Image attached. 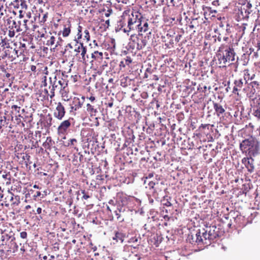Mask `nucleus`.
I'll return each instance as SVG.
<instances>
[{
	"mask_svg": "<svg viewBox=\"0 0 260 260\" xmlns=\"http://www.w3.org/2000/svg\"><path fill=\"white\" fill-rule=\"evenodd\" d=\"M127 21L126 28L123 29L124 32H129L131 30H137L142 24L143 15L139 11L132 10L124 12Z\"/></svg>",
	"mask_w": 260,
	"mask_h": 260,
	"instance_id": "f257e3e1",
	"label": "nucleus"
},
{
	"mask_svg": "<svg viewBox=\"0 0 260 260\" xmlns=\"http://www.w3.org/2000/svg\"><path fill=\"white\" fill-rule=\"evenodd\" d=\"M236 53L232 45H221L217 51V57L219 64L225 67L228 62L235 60Z\"/></svg>",
	"mask_w": 260,
	"mask_h": 260,
	"instance_id": "f03ea898",
	"label": "nucleus"
},
{
	"mask_svg": "<svg viewBox=\"0 0 260 260\" xmlns=\"http://www.w3.org/2000/svg\"><path fill=\"white\" fill-rule=\"evenodd\" d=\"M130 39L133 43V48L140 50L147 45L148 37L144 36L142 34L139 32L138 35H132Z\"/></svg>",
	"mask_w": 260,
	"mask_h": 260,
	"instance_id": "7ed1b4c3",
	"label": "nucleus"
},
{
	"mask_svg": "<svg viewBox=\"0 0 260 260\" xmlns=\"http://www.w3.org/2000/svg\"><path fill=\"white\" fill-rule=\"evenodd\" d=\"M220 228L215 225H211L209 228L208 231V238L209 240H214L220 236Z\"/></svg>",
	"mask_w": 260,
	"mask_h": 260,
	"instance_id": "20e7f679",
	"label": "nucleus"
},
{
	"mask_svg": "<svg viewBox=\"0 0 260 260\" xmlns=\"http://www.w3.org/2000/svg\"><path fill=\"white\" fill-rule=\"evenodd\" d=\"M71 120L72 119L70 118L61 122L57 128V132L59 135H64L67 133L68 129L71 126Z\"/></svg>",
	"mask_w": 260,
	"mask_h": 260,
	"instance_id": "39448f33",
	"label": "nucleus"
},
{
	"mask_svg": "<svg viewBox=\"0 0 260 260\" xmlns=\"http://www.w3.org/2000/svg\"><path fill=\"white\" fill-rule=\"evenodd\" d=\"M188 240L191 244L197 243L199 244L203 243V239L202 238L201 230H198L195 235L192 234L188 235Z\"/></svg>",
	"mask_w": 260,
	"mask_h": 260,
	"instance_id": "423d86ee",
	"label": "nucleus"
},
{
	"mask_svg": "<svg viewBox=\"0 0 260 260\" xmlns=\"http://www.w3.org/2000/svg\"><path fill=\"white\" fill-rule=\"evenodd\" d=\"M251 106L253 108L254 115L260 118V98L253 99Z\"/></svg>",
	"mask_w": 260,
	"mask_h": 260,
	"instance_id": "0eeeda50",
	"label": "nucleus"
},
{
	"mask_svg": "<svg viewBox=\"0 0 260 260\" xmlns=\"http://www.w3.org/2000/svg\"><path fill=\"white\" fill-rule=\"evenodd\" d=\"M66 113L64 107L61 103L57 104V107L54 112V116L59 120H61Z\"/></svg>",
	"mask_w": 260,
	"mask_h": 260,
	"instance_id": "6e6552de",
	"label": "nucleus"
},
{
	"mask_svg": "<svg viewBox=\"0 0 260 260\" xmlns=\"http://www.w3.org/2000/svg\"><path fill=\"white\" fill-rule=\"evenodd\" d=\"M1 240L2 241V245L7 244L8 241H10V242H13L15 241L14 234L12 232H10L9 234L2 232Z\"/></svg>",
	"mask_w": 260,
	"mask_h": 260,
	"instance_id": "1a4fd4ad",
	"label": "nucleus"
},
{
	"mask_svg": "<svg viewBox=\"0 0 260 260\" xmlns=\"http://www.w3.org/2000/svg\"><path fill=\"white\" fill-rule=\"evenodd\" d=\"M260 153L259 144L257 141L253 142L252 145L248 148V154L250 157L255 156Z\"/></svg>",
	"mask_w": 260,
	"mask_h": 260,
	"instance_id": "9d476101",
	"label": "nucleus"
},
{
	"mask_svg": "<svg viewBox=\"0 0 260 260\" xmlns=\"http://www.w3.org/2000/svg\"><path fill=\"white\" fill-rule=\"evenodd\" d=\"M242 162L245 165L249 172L252 173L254 171V160L251 158V157H250V158L244 157L242 159Z\"/></svg>",
	"mask_w": 260,
	"mask_h": 260,
	"instance_id": "9b49d317",
	"label": "nucleus"
},
{
	"mask_svg": "<svg viewBox=\"0 0 260 260\" xmlns=\"http://www.w3.org/2000/svg\"><path fill=\"white\" fill-rule=\"evenodd\" d=\"M213 108L218 117L223 116L225 110L224 108L220 104L213 102Z\"/></svg>",
	"mask_w": 260,
	"mask_h": 260,
	"instance_id": "f8f14e48",
	"label": "nucleus"
},
{
	"mask_svg": "<svg viewBox=\"0 0 260 260\" xmlns=\"http://www.w3.org/2000/svg\"><path fill=\"white\" fill-rule=\"evenodd\" d=\"M81 45V55L82 56V60L81 61H82L83 63H86L87 62H93V60H90L89 57L88 55L86 54L87 50L86 47L83 46V43H80Z\"/></svg>",
	"mask_w": 260,
	"mask_h": 260,
	"instance_id": "ddd939ff",
	"label": "nucleus"
},
{
	"mask_svg": "<svg viewBox=\"0 0 260 260\" xmlns=\"http://www.w3.org/2000/svg\"><path fill=\"white\" fill-rule=\"evenodd\" d=\"M255 140L253 139H245L243 140L240 145V149L242 151H246L248 150V148L251 146L252 145L253 142H254Z\"/></svg>",
	"mask_w": 260,
	"mask_h": 260,
	"instance_id": "4468645a",
	"label": "nucleus"
},
{
	"mask_svg": "<svg viewBox=\"0 0 260 260\" xmlns=\"http://www.w3.org/2000/svg\"><path fill=\"white\" fill-rule=\"evenodd\" d=\"M125 17L124 13L123 12L122 15L121 16L120 19L117 22L116 30H122L123 31V29L126 28L127 21H125Z\"/></svg>",
	"mask_w": 260,
	"mask_h": 260,
	"instance_id": "2eb2a0df",
	"label": "nucleus"
},
{
	"mask_svg": "<svg viewBox=\"0 0 260 260\" xmlns=\"http://www.w3.org/2000/svg\"><path fill=\"white\" fill-rule=\"evenodd\" d=\"M52 116L50 114H48L44 117L43 121L42 122V123L45 129H48L50 128L52 125Z\"/></svg>",
	"mask_w": 260,
	"mask_h": 260,
	"instance_id": "dca6fc26",
	"label": "nucleus"
},
{
	"mask_svg": "<svg viewBox=\"0 0 260 260\" xmlns=\"http://www.w3.org/2000/svg\"><path fill=\"white\" fill-rule=\"evenodd\" d=\"M85 98L84 96H82V99L83 100V101H81L79 99H74L73 101V104L74 105V107H72V109L75 108V110H77L79 108H81L83 104V100H84Z\"/></svg>",
	"mask_w": 260,
	"mask_h": 260,
	"instance_id": "f3484780",
	"label": "nucleus"
},
{
	"mask_svg": "<svg viewBox=\"0 0 260 260\" xmlns=\"http://www.w3.org/2000/svg\"><path fill=\"white\" fill-rule=\"evenodd\" d=\"M252 7V5L249 3H248L246 6H244L243 8L241 9V13L243 14L244 11L245 13V16H247V15L249 14L252 10H251Z\"/></svg>",
	"mask_w": 260,
	"mask_h": 260,
	"instance_id": "a211bd4d",
	"label": "nucleus"
},
{
	"mask_svg": "<svg viewBox=\"0 0 260 260\" xmlns=\"http://www.w3.org/2000/svg\"><path fill=\"white\" fill-rule=\"evenodd\" d=\"M125 238V235L120 232H116L115 236L113 238L114 240H115L117 242H120L122 243Z\"/></svg>",
	"mask_w": 260,
	"mask_h": 260,
	"instance_id": "6ab92c4d",
	"label": "nucleus"
},
{
	"mask_svg": "<svg viewBox=\"0 0 260 260\" xmlns=\"http://www.w3.org/2000/svg\"><path fill=\"white\" fill-rule=\"evenodd\" d=\"M91 58L93 61L94 60H101L103 58V53L95 51L91 54Z\"/></svg>",
	"mask_w": 260,
	"mask_h": 260,
	"instance_id": "aec40b11",
	"label": "nucleus"
},
{
	"mask_svg": "<svg viewBox=\"0 0 260 260\" xmlns=\"http://www.w3.org/2000/svg\"><path fill=\"white\" fill-rule=\"evenodd\" d=\"M12 28H15L17 32L22 31V28L21 27V23L20 21L16 22L15 20H12Z\"/></svg>",
	"mask_w": 260,
	"mask_h": 260,
	"instance_id": "412c9836",
	"label": "nucleus"
},
{
	"mask_svg": "<svg viewBox=\"0 0 260 260\" xmlns=\"http://www.w3.org/2000/svg\"><path fill=\"white\" fill-rule=\"evenodd\" d=\"M131 62L132 59L131 57H126V59H124L120 62L119 67L120 68V69H121L122 68H124L126 65H129V64L131 63Z\"/></svg>",
	"mask_w": 260,
	"mask_h": 260,
	"instance_id": "4be33fe9",
	"label": "nucleus"
},
{
	"mask_svg": "<svg viewBox=\"0 0 260 260\" xmlns=\"http://www.w3.org/2000/svg\"><path fill=\"white\" fill-rule=\"evenodd\" d=\"M143 22V25L142 24L141 25H140V27H139V28H138V29H137L140 33L142 32H146V31L148 30V23L146 21H142V23Z\"/></svg>",
	"mask_w": 260,
	"mask_h": 260,
	"instance_id": "5701e85b",
	"label": "nucleus"
},
{
	"mask_svg": "<svg viewBox=\"0 0 260 260\" xmlns=\"http://www.w3.org/2000/svg\"><path fill=\"white\" fill-rule=\"evenodd\" d=\"M68 23H69V24H68V26H67V25L64 26V28H63V29L62 31V36L64 37H68L71 32L70 22L69 21H68Z\"/></svg>",
	"mask_w": 260,
	"mask_h": 260,
	"instance_id": "b1692460",
	"label": "nucleus"
},
{
	"mask_svg": "<svg viewBox=\"0 0 260 260\" xmlns=\"http://www.w3.org/2000/svg\"><path fill=\"white\" fill-rule=\"evenodd\" d=\"M250 85L251 86L252 89L251 92L254 93L256 91V89L259 88V84L257 81H252L250 83Z\"/></svg>",
	"mask_w": 260,
	"mask_h": 260,
	"instance_id": "393cba45",
	"label": "nucleus"
},
{
	"mask_svg": "<svg viewBox=\"0 0 260 260\" xmlns=\"http://www.w3.org/2000/svg\"><path fill=\"white\" fill-rule=\"evenodd\" d=\"M82 27L79 25L78 26V32L77 35V38H75V41H76V44H75V46H77V44H79V40L81 39L82 38V34H81V32H82Z\"/></svg>",
	"mask_w": 260,
	"mask_h": 260,
	"instance_id": "a878e982",
	"label": "nucleus"
},
{
	"mask_svg": "<svg viewBox=\"0 0 260 260\" xmlns=\"http://www.w3.org/2000/svg\"><path fill=\"white\" fill-rule=\"evenodd\" d=\"M87 107V111L88 112H90V113H95L97 112V110L96 109L94 108V106L93 105H92L89 103L87 104L86 105Z\"/></svg>",
	"mask_w": 260,
	"mask_h": 260,
	"instance_id": "bb28decb",
	"label": "nucleus"
},
{
	"mask_svg": "<svg viewBox=\"0 0 260 260\" xmlns=\"http://www.w3.org/2000/svg\"><path fill=\"white\" fill-rule=\"evenodd\" d=\"M104 104L106 106V108H112L114 105V99L111 98L109 100L107 99Z\"/></svg>",
	"mask_w": 260,
	"mask_h": 260,
	"instance_id": "cd10ccee",
	"label": "nucleus"
},
{
	"mask_svg": "<svg viewBox=\"0 0 260 260\" xmlns=\"http://www.w3.org/2000/svg\"><path fill=\"white\" fill-rule=\"evenodd\" d=\"M235 86L239 88H241L243 86V82L242 79L239 80H236L234 81Z\"/></svg>",
	"mask_w": 260,
	"mask_h": 260,
	"instance_id": "c85d7f7f",
	"label": "nucleus"
},
{
	"mask_svg": "<svg viewBox=\"0 0 260 260\" xmlns=\"http://www.w3.org/2000/svg\"><path fill=\"white\" fill-rule=\"evenodd\" d=\"M30 156L28 154H24L22 156V159L25 161L26 165L27 166L28 164H30L31 162L30 161Z\"/></svg>",
	"mask_w": 260,
	"mask_h": 260,
	"instance_id": "c756f323",
	"label": "nucleus"
},
{
	"mask_svg": "<svg viewBox=\"0 0 260 260\" xmlns=\"http://www.w3.org/2000/svg\"><path fill=\"white\" fill-rule=\"evenodd\" d=\"M203 10L204 11V13H207V12H209L210 13H216L217 11L215 10H212L210 7H203Z\"/></svg>",
	"mask_w": 260,
	"mask_h": 260,
	"instance_id": "7c9ffc66",
	"label": "nucleus"
},
{
	"mask_svg": "<svg viewBox=\"0 0 260 260\" xmlns=\"http://www.w3.org/2000/svg\"><path fill=\"white\" fill-rule=\"evenodd\" d=\"M55 38L54 36H51L50 39L47 41L46 45L48 46H52L55 44Z\"/></svg>",
	"mask_w": 260,
	"mask_h": 260,
	"instance_id": "2f4dec72",
	"label": "nucleus"
},
{
	"mask_svg": "<svg viewBox=\"0 0 260 260\" xmlns=\"http://www.w3.org/2000/svg\"><path fill=\"white\" fill-rule=\"evenodd\" d=\"M116 211H118V213L122 214L125 211V208L123 206L119 205L117 206V210Z\"/></svg>",
	"mask_w": 260,
	"mask_h": 260,
	"instance_id": "473e14b6",
	"label": "nucleus"
},
{
	"mask_svg": "<svg viewBox=\"0 0 260 260\" xmlns=\"http://www.w3.org/2000/svg\"><path fill=\"white\" fill-rule=\"evenodd\" d=\"M66 139V137L64 136L62 138L63 140H61L60 141V144H62V145H63L65 147H69V146H70V140L67 141H65L64 140H65Z\"/></svg>",
	"mask_w": 260,
	"mask_h": 260,
	"instance_id": "72a5a7b5",
	"label": "nucleus"
},
{
	"mask_svg": "<svg viewBox=\"0 0 260 260\" xmlns=\"http://www.w3.org/2000/svg\"><path fill=\"white\" fill-rule=\"evenodd\" d=\"M50 142H51V138L50 137H48L47 138L46 142L43 144V146L45 148L49 149L50 147L49 145Z\"/></svg>",
	"mask_w": 260,
	"mask_h": 260,
	"instance_id": "f704fd0d",
	"label": "nucleus"
},
{
	"mask_svg": "<svg viewBox=\"0 0 260 260\" xmlns=\"http://www.w3.org/2000/svg\"><path fill=\"white\" fill-rule=\"evenodd\" d=\"M115 215L117 216V219L119 222H123L124 220V218L122 217L121 214L118 213V211H115Z\"/></svg>",
	"mask_w": 260,
	"mask_h": 260,
	"instance_id": "c9c22d12",
	"label": "nucleus"
},
{
	"mask_svg": "<svg viewBox=\"0 0 260 260\" xmlns=\"http://www.w3.org/2000/svg\"><path fill=\"white\" fill-rule=\"evenodd\" d=\"M141 238L139 237H134L129 239L128 242L132 243H137L139 240H140Z\"/></svg>",
	"mask_w": 260,
	"mask_h": 260,
	"instance_id": "e433bc0d",
	"label": "nucleus"
},
{
	"mask_svg": "<svg viewBox=\"0 0 260 260\" xmlns=\"http://www.w3.org/2000/svg\"><path fill=\"white\" fill-rule=\"evenodd\" d=\"M162 202V204L164 206H167V207H170L172 206V204L169 201V199H165V198L163 199V200L161 201Z\"/></svg>",
	"mask_w": 260,
	"mask_h": 260,
	"instance_id": "4c0bfd02",
	"label": "nucleus"
},
{
	"mask_svg": "<svg viewBox=\"0 0 260 260\" xmlns=\"http://www.w3.org/2000/svg\"><path fill=\"white\" fill-rule=\"evenodd\" d=\"M208 230H206L201 233L202 238L203 239V241L209 240V238H208Z\"/></svg>",
	"mask_w": 260,
	"mask_h": 260,
	"instance_id": "58836bf2",
	"label": "nucleus"
},
{
	"mask_svg": "<svg viewBox=\"0 0 260 260\" xmlns=\"http://www.w3.org/2000/svg\"><path fill=\"white\" fill-rule=\"evenodd\" d=\"M84 38L87 40V41H89L90 40V35L89 31L87 29H85L84 31Z\"/></svg>",
	"mask_w": 260,
	"mask_h": 260,
	"instance_id": "ea45409f",
	"label": "nucleus"
},
{
	"mask_svg": "<svg viewBox=\"0 0 260 260\" xmlns=\"http://www.w3.org/2000/svg\"><path fill=\"white\" fill-rule=\"evenodd\" d=\"M80 43H79V45L78 44H77V46H75V49L74 50V51L75 52H77L76 54V56H77V55L78 54V53L81 51V45H80Z\"/></svg>",
	"mask_w": 260,
	"mask_h": 260,
	"instance_id": "a19ab883",
	"label": "nucleus"
},
{
	"mask_svg": "<svg viewBox=\"0 0 260 260\" xmlns=\"http://www.w3.org/2000/svg\"><path fill=\"white\" fill-rule=\"evenodd\" d=\"M11 245H10V248H12L13 249H16L17 250L18 248V245H17L15 241L13 242H10Z\"/></svg>",
	"mask_w": 260,
	"mask_h": 260,
	"instance_id": "79ce46f5",
	"label": "nucleus"
},
{
	"mask_svg": "<svg viewBox=\"0 0 260 260\" xmlns=\"http://www.w3.org/2000/svg\"><path fill=\"white\" fill-rule=\"evenodd\" d=\"M52 249L54 251H58L59 249V244L57 242H55L53 244Z\"/></svg>",
	"mask_w": 260,
	"mask_h": 260,
	"instance_id": "37998d69",
	"label": "nucleus"
},
{
	"mask_svg": "<svg viewBox=\"0 0 260 260\" xmlns=\"http://www.w3.org/2000/svg\"><path fill=\"white\" fill-rule=\"evenodd\" d=\"M57 84H59L61 86V88H64L66 85H67V83H64V81L59 80L57 82Z\"/></svg>",
	"mask_w": 260,
	"mask_h": 260,
	"instance_id": "c03bdc74",
	"label": "nucleus"
},
{
	"mask_svg": "<svg viewBox=\"0 0 260 260\" xmlns=\"http://www.w3.org/2000/svg\"><path fill=\"white\" fill-rule=\"evenodd\" d=\"M141 97L143 99H146L148 98V94L147 92L143 91L141 93Z\"/></svg>",
	"mask_w": 260,
	"mask_h": 260,
	"instance_id": "a18cd8bd",
	"label": "nucleus"
},
{
	"mask_svg": "<svg viewBox=\"0 0 260 260\" xmlns=\"http://www.w3.org/2000/svg\"><path fill=\"white\" fill-rule=\"evenodd\" d=\"M77 141L76 139H70V146H74L77 143Z\"/></svg>",
	"mask_w": 260,
	"mask_h": 260,
	"instance_id": "49530a36",
	"label": "nucleus"
},
{
	"mask_svg": "<svg viewBox=\"0 0 260 260\" xmlns=\"http://www.w3.org/2000/svg\"><path fill=\"white\" fill-rule=\"evenodd\" d=\"M20 237L23 239H25L27 237V233L26 232H22L20 234Z\"/></svg>",
	"mask_w": 260,
	"mask_h": 260,
	"instance_id": "de8ad7c7",
	"label": "nucleus"
},
{
	"mask_svg": "<svg viewBox=\"0 0 260 260\" xmlns=\"http://www.w3.org/2000/svg\"><path fill=\"white\" fill-rule=\"evenodd\" d=\"M54 79V81H53L52 86L54 88H56L58 86V84L56 81V76H55Z\"/></svg>",
	"mask_w": 260,
	"mask_h": 260,
	"instance_id": "09e8293b",
	"label": "nucleus"
},
{
	"mask_svg": "<svg viewBox=\"0 0 260 260\" xmlns=\"http://www.w3.org/2000/svg\"><path fill=\"white\" fill-rule=\"evenodd\" d=\"M41 195V192L37 191L33 196L34 199L36 200L37 198L40 197Z\"/></svg>",
	"mask_w": 260,
	"mask_h": 260,
	"instance_id": "8fccbe9b",
	"label": "nucleus"
},
{
	"mask_svg": "<svg viewBox=\"0 0 260 260\" xmlns=\"http://www.w3.org/2000/svg\"><path fill=\"white\" fill-rule=\"evenodd\" d=\"M181 0H170V3L172 4V6L174 7Z\"/></svg>",
	"mask_w": 260,
	"mask_h": 260,
	"instance_id": "3c124183",
	"label": "nucleus"
},
{
	"mask_svg": "<svg viewBox=\"0 0 260 260\" xmlns=\"http://www.w3.org/2000/svg\"><path fill=\"white\" fill-rule=\"evenodd\" d=\"M155 183L153 181H150L148 183V185L150 188H153L155 185Z\"/></svg>",
	"mask_w": 260,
	"mask_h": 260,
	"instance_id": "603ef678",
	"label": "nucleus"
},
{
	"mask_svg": "<svg viewBox=\"0 0 260 260\" xmlns=\"http://www.w3.org/2000/svg\"><path fill=\"white\" fill-rule=\"evenodd\" d=\"M12 109H14L16 111H17L18 112H19V110L20 109V107L17 106V105H13L12 106Z\"/></svg>",
	"mask_w": 260,
	"mask_h": 260,
	"instance_id": "864d4df0",
	"label": "nucleus"
},
{
	"mask_svg": "<svg viewBox=\"0 0 260 260\" xmlns=\"http://www.w3.org/2000/svg\"><path fill=\"white\" fill-rule=\"evenodd\" d=\"M153 100H154V101H152L151 103L153 104L155 103L156 104V108L158 109L160 106L159 103L158 102V101L155 100L154 99H153Z\"/></svg>",
	"mask_w": 260,
	"mask_h": 260,
	"instance_id": "5fc2aeb1",
	"label": "nucleus"
},
{
	"mask_svg": "<svg viewBox=\"0 0 260 260\" xmlns=\"http://www.w3.org/2000/svg\"><path fill=\"white\" fill-rule=\"evenodd\" d=\"M55 88H54L52 86L51 88L50 89V91L52 94L50 95V98H52L54 96V90Z\"/></svg>",
	"mask_w": 260,
	"mask_h": 260,
	"instance_id": "6e6d98bb",
	"label": "nucleus"
},
{
	"mask_svg": "<svg viewBox=\"0 0 260 260\" xmlns=\"http://www.w3.org/2000/svg\"><path fill=\"white\" fill-rule=\"evenodd\" d=\"M10 174H6L5 175L4 174L3 175L2 177L3 178H5L6 179H8V180L10 181Z\"/></svg>",
	"mask_w": 260,
	"mask_h": 260,
	"instance_id": "4d7b16f0",
	"label": "nucleus"
},
{
	"mask_svg": "<svg viewBox=\"0 0 260 260\" xmlns=\"http://www.w3.org/2000/svg\"><path fill=\"white\" fill-rule=\"evenodd\" d=\"M6 77L7 78H9V79H10V77H11V80L12 81L13 80V79H14V77H13L12 76V75L10 74V73H6Z\"/></svg>",
	"mask_w": 260,
	"mask_h": 260,
	"instance_id": "13d9d810",
	"label": "nucleus"
},
{
	"mask_svg": "<svg viewBox=\"0 0 260 260\" xmlns=\"http://www.w3.org/2000/svg\"><path fill=\"white\" fill-rule=\"evenodd\" d=\"M154 176V174L153 173H149L146 176V179H150L153 177Z\"/></svg>",
	"mask_w": 260,
	"mask_h": 260,
	"instance_id": "bf43d9fd",
	"label": "nucleus"
},
{
	"mask_svg": "<svg viewBox=\"0 0 260 260\" xmlns=\"http://www.w3.org/2000/svg\"><path fill=\"white\" fill-rule=\"evenodd\" d=\"M212 5L215 6H218L219 5V0H215L212 3Z\"/></svg>",
	"mask_w": 260,
	"mask_h": 260,
	"instance_id": "052dcab7",
	"label": "nucleus"
},
{
	"mask_svg": "<svg viewBox=\"0 0 260 260\" xmlns=\"http://www.w3.org/2000/svg\"><path fill=\"white\" fill-rule=\"evenodd\" d=\"M0 71L6 73V69L4 66H0Z\"/></svg>",
	"mask_w": 260,
	"mask_h": 260,
	"instance_id": "680f3d73",
	"label": "nucleus"
},
{
	"mask_svg": "<svg viewBox=\"0 0 260 260\" xmlns=\"http://www.w3.org/2000/svg\"><path fill=\"white\" fill-rule=\"evenodd\" d=\"M6 45V42L4 40H2L0 42V45L2 47H4Z\"/></svg>",
	"mask_w": 260,
	"mask_h": 260,
	"instance_id": "e2e57ef3",
	"label": "nucleus"
},
{
	"mask_svg": "<svg viewBox=\"0 0 260 260\" xmlns=\"http://www.w3.org/2000/svg\"><path fill=\"white\" fill-rule=\"evenodd\" d=\"M58 39L59 41L57 42L56 44L55 45V47H57L58 46H61L60 42H61L62 40L60 38H59Z\"/></svg>",
	"mask_w": 260,
	"mask_h": 260,
	"instance_id": "0e129e2a",
	"label": "nucleus"
},
{
	"mask_svg": "<svg viewBox=\"0 0 260 260\" xmlns=\"http://www.w3.org/2000/svg\"><path fill=\"white\" fill-rule=\"evenodd\" d=\"M240 90V89H238V87H237L236 86H235L233 88V92L235 94L236 93V92L238 90Z\"/></svg>",
	"mask_w": 260,
	"mask_h": 260,
	"instance_id": "69168bd1",
	"label": "nucleus"
},
{
	"mask_svg": "<svg viewBox=\"0 0 260 260\" xmlns=\"http://www.w3.org/2000/svg\"><path fill=\"white\" fill-rule=\"evenodd\" d=\"M89 198H90V196L87 194H84L82 197V199H84L85 200H87Z\"/></svg>",
	"mask_w": 260,
	"mask_h": 260,
	"instance_id": "338daca9",
	"label": "nucleus"
},
{
	"mask_svg": "<svg viewBox=\"0 0 260 260\" xmlns=\"http://www.w3.org/2000/svg\"><path fill=\"white\" fill-rule=\"evenodd\" d=\"M88 99L91 101V102L93 103L95 100V98L93 96H90Z\"/></svg>",
	"mask_w": 260,
	"mask_h": 260,
	"instance_id": "774afa93",
	"label": "nucleus"
}]
</instances>
